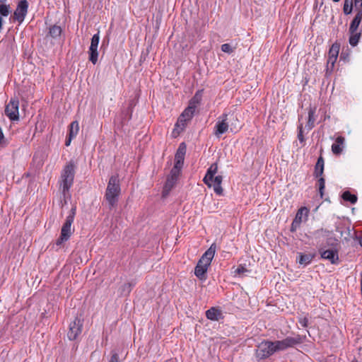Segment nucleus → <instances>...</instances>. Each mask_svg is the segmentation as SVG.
I'll list each match as a JSON object with an SVG mask.
<instances>
[{
    "instance_id": "3",
    "label": "nucleus",
    "mask_w": 362,
    "mask_h": 362,
    "mask_svg": "<svg viewBox=\"0 0 362 362\" xmlns=\"http://www.w3.org/2000/svg\"><path fill=\"white\" fill-rule=\"evenodd\" d=\"M74 178V165L73 163L67 164L63 170L61 175L60 187L64 196H66V192L73 185Z\"/></svg>"
},
{
    "instance_id": "17",
    "label": "nucleus",
    "mask_w": 362,
    "mask_h": 362,
    "mask_svg": "<svg viewBox=\"0 0 362 362\" xmlns=\"http://www.w3.org/2000/svg\"><path fill=\"white\" fill-rule=\"evenodd\" d=\"M362 21V9H359L357 11V13L352 20L349 28V33H354L355 31H358V26Z\"/></svg>"
},
{
    "instance_id": "27",
    "label": "nucleus",
    "mask_w": 362,
    "mask_h": 362,
    "mask_svg": "<svg viewBox=\"0 0 362 362\" xmlns=\"http://www.w3.org/2000/svg\"><path fill=\"white\" fill-rule=\"evenodd\" d=\"M314 255L312 254H299V259L298 262L300 264H303L304 266H306L309 264L313 259L314 258Z\"/></svg>"
},
{
    "instance_id": "33",
    "label": "nucleus",
    "mask_w": 362,
    "mask_h": 362,
    "mask_svg": "<svg viewBox=\"0 0 362 362\" xmlns=\"http://www.w3.org/2000/svg\"><path fill=\"white\" fill-rule=\"evenodd\" d=\"M11 7L9 5L5 4L4 3H1L0 4V16L6 17L11 13Z\"/></svg>"
},
{
    "instance_id": "30",
    "label": "nucleus",
    "mask_w": 362,
    "mask_h": 362,
    "mask_svg": "<svg viewBox=\"0 0 362 362\" xmlns=\"http://www.w3.org/2000/svg\"><path fill=\"white\" fill-rule=\"evenodd\" d=\"M195 109L193 107L188 106L184 112L181 114L182 118H185L186 120L189 121L194 113Z\"/></svg>"
},
{
    "instance_id": "22",
    "label": "nucleus",
    "mask_w": 362,
    "mask_h": 362,
    "mask_svg": "<svg viewBox=\"0 0 362 362\" xmlns=\"http://www.w3.org/2000/svg\"><path fill=\"white\" fill-rule=\"evenodd\" d=\"M309 209L307 207H301L298 209L294 220L297 221L300 223L307 220L308 216Z\"/></svg>"
},
{
    "instance_id": "49",
    "label": "nucleus",
    "mask_w": 362,
    "mask_h": 362,
    "mask_svg": "<svg viewBox=\"0 0 362 362\" xmlns=\"http://www.w3.org/2000/svg\"><path fill=\"white\" fill-rule=\"evenodd\" d=\"M352 362H357V361H352Z\"/></svg>"
},
{
    "instance_id": "47",
    "label": "nucleus",
    "mask_w": 362,
    "mask_h": 362,
    "mask_svg": "<svg viewBox=\"0 0 362 362\" xmlns=\"http://www.w3.org/2000/svg\"><path fill=\"white\" fill-rule=\"evenodd\" d=\"M7 0H0V3H5Z\"/></svg>"
},
{
    "instance_id": "19",
    "label": "nucleus",
    "mask_w": 362,
    "mask_h": 362,
    "mask_svg": "<svg viewBox=\"0 0 362 362\" xmlns=\"http://www.w3.org/2000/svg\"><path fill=\"white\" fill-rule=\"evenodd\" d=\"M344 138L342 136H338L336 139L335 143L332 145V151L334 154H340L344 148Z\"/></svg>"
},
{
    "instance_id": "39",
    "label": "nucleus",
    "mask_w": 362,
    "mask_h": 362,
    "mask_svg": "<svg viewBox=\"0 0 362 362\" xmlns=\"http://www.w3.org/2000/svg\"><path fill=\"white\" fill-rule=\"evenodd\" d=\"M298 139L299 141L303 144L304 142V136L303 134V124H300L298 127Z\"/></svg>"
},
{
    "instance_id": "44",
    "label": "nucleus",
    "mask_w": 362,
    "mask_h": 362,
    "mask_svg": "<svg viewBox=\"0 0 362 362\" xmlns=\"http://www.w3.org/2000/svg\"><path fill=\"white\" fill-rule=\"evenodd\" d=\"M109 362H119L118 354H113Z\"/></svg>"
},
{
    "instance_id": "8",
    "label": "nucleus",
    "mask_w": 362,
    "mask_h": 362,
    "mask_svg": "<svg viewBox=\"0 0 362 362\" xmlns=\"http://www.w3.org/2000/svg\"><path fill=\"white\" fill-rule=\"evenodd\" d=\"M28 3L27 0H21L13 13V18L17 21L19 23H21L28 13Z\"/></svg>"
},
{
    "instance_id": "9",
    "label": "nucleus",
    "mask_w": 362,
    "mask_h": 362,
    "mask_svg": "<svg viewBox=\"0 0 362 362\" xmlns=\"http://www.w3.org/2000/svg\"><path fill=\"white\" fill-rule=\"evenodd\" d=\"M180 174V172L177 171V170L172 169L170 170V175L168 176L166 182L163 187V197L167 196L169 194L170 191L173 188L178 179Z\"/></svg>"
},
{
    "instance_id": "2",
    "label": "nucleus",
    "mask_w": 362,
    "mask_h": 362,
    "mask_svg": "<svg viewBox=\"0 0 362 362\" xmlns=\"http://www.w3.org/2000/svg\"><path fill=\"white\" fill-rule=\"evenodd\" d=\"M74 211L72 210L71 213L66 217L65 223L63 224L61 233L59 238L52 245V248L57 251L64 245V243L66 242L74 233V229L71 228V225L74 220Z\"/></svg>"
},
{
    "instance_id": "25",
    "label": "nucleus",
    "mask_w": 362,
    "mask_h": 362,
    "mask_svg": "<svg viewBox=\"0 0 362 362\" xmlns=\"http://www.w3.org/2000/svg\"><path fill=\"white\" fill-rule=\"evenodd\" d=\"M62 28L59 25H54L49 28V36L53 39H59L62 34Z\"/></svg>"
},
{
    "instance_id": "42",
    "label": "nucleus",
    "mask_w": 362,
    "mask_h": 362,
    "mask_svg": "<svg viewBox=\"0 0 362 362\" xmlns=\"http://www.w3.org/2000/svg\"><path fill=\"white\" fill-rule=\"evenodd\" d=\"M300 223L293 219V221L291 223V230L293 232L296 231L300 227Z\"/></svg>"
},
{
    "instance_id": "34",
    "label": "nucleus",
    "mask_w": 362,
    "mask_h": 362,
    "mask_svg": "<svg viewBox=\"0 0 362 362\" xmlns=\"http://www.w3.org/2000/svg\"><path fill=\"white\" fill-rule=\"evenodd\" d=\"M187 122V120H186L185 117L182 118V116L180 115L175 124V129H177L178 131L183 130L185 127Z\"/></svg>"
},
{
    "instance_id": "13",
    "label": "nucleus",
    "mask_w": 362,
    "mask_h": 362,
    "mask_svg": "<svg viewBox=\"0 0 362 362\" xmlns=\"http://www.w3.org/2000/svg\"><path fill=\"white\" fill-rule=\"evenodd\" d=\"M339 52V45L334 43L332 45L329 50L328 59H327V68L332 69L334 66V64L337 59Z\"/></svg>"
},
{
    "instance_id": "36",
    "label": "nucleus",
    "mask_w": 362,
    "mask_h": 362,
    "mask_svg": "<svg viewBox=\"0 0 362 362\" xmlns=\"http://www.w3.org/2000/svg\"><path fill=\"white\" fill-rule=\"evenodd\" d=\"M133 284L132 283H125L122 286V292L125 294H129L132 290Z\"/></svg>"
},
{
    "instance_id": "11",
    "label": "nucleus",
    "mask_w": 362,
    "mask_h": 362,
    "mask_svg": "<svg viewBox=\"0 0 362 362\" xmlns=\"http://www.w3.org/2000/svg\"><path fill=\"white\" fill-rule=\"evenodd\" d=\"M186 153V146L184 143L180 144L178 149L175 156V165L172 169L177 170V171L180 172L183 163L185 156Z\"/></svg>"
},
{
    "instance_id": "46",
    "label": "nucleus",
    "mask_w": 362,
    "mask_h": 362,
    "mask_svg": "<svg viewBox=\"0 0 362 362\" xmlns=\"http://www.w3.org/2000/svg\"><path fill=\"white\" fill-rule=\"evenodd\" d=\"M359 244L362 247V237L359 240Z\"/></svg>"
},
{
    "instance_id": "18",
    "label": "nucleus",
    "mask_w": 362,
    "mask_h": 362,
    "mask_svg": "<svg viewBox=\"0 0 362 362\" xmlns=\"http://www.w3.org/2000/svg\"><path fill=\"white\" fill-rule=\"evenodd\" d=\"M206 316L210 320L218 321L222 317V312L219 309L213 307L206 310Z\"/></svg>"
},
{
    "instance_id": "26",
    "label": "nucleus",
    "mask_w": 362,
    "mask_h": 362,
    "mask_svg": "<svg viewBox=\"0 0 362 362\" xmlns=\"http://www.w3.org/2000/svg\"><path fill=\"white\" fill-rule=\"evenodd\" d=\"M202 90H200L196 92L193 98L190 100L189 106L196 109L197 105H199L202 100Z\"/></svg>"
},
{
    "instance_id": "20",
    "label": "nucleus",
    "mask_w": 362,
    "mask_h": 362,
    "mask_svg": "<svg viewBox=\"0 0 362 362\" xmlns=\"http://www.w3.org/2000/svg\"><path fill=\"white\" fill-rule=\"evenodd\" d=\"M209 266L201 264L198 262L194 269V274L201 280L205 279V274L207 272Z\"/></svg>"
},
{
    "instance_id": "5",
    "label": "nucleus",
    "mask_w": 362,
    "mask_h": 362,
    "mask_svg": "<svg viewBox=\"0 0 362 362\" xmlns=\"http://www.w3.org/2000/svg\"><path fill=\"white\" fill-rule=\"evenodd\" d=\"M275 353L272 341L264 340L260 342L255 350V356L258 359H265Z\"/></svg>"
},
{
    "instance_id": "7",
    "label": "nucleus",
    "mask_w": 362,
    "mask_h": 362,
    "mask_svg": "<svg viewBox=\"0 0 362 362\" xmlns=\"http://www.w3.org/2000/svg\"><path fill=\"white\" fill-rule=\"evenodd\" d=\"M18 106L19 101L18 99H11L6 105L5 114L11 120H18L19 119Z\"/></svg>"
},
{
    "instance_id": "21",
    "label": "nucleus",
    "mask_w": 362,
    "mask_h": 362,
    "mask_svg": "<svg viewBox=\"0 0 362 362\" xmlns=\"http://www.w3.org/2000/svg\"><path fill=\"white\" fill-rule=\"evenodd\" d=\"M222 180H223L222 176L218 175V176L214 177V179L212 181L211 187H213L214 192L218 195H221L223 193V188L221 187Z\"/></svg>"
},
{
    "instance_id": "45",
    "label": "nucleus",
    "mask_w": 362,
    "mask_h": 362,
    "mask_svg": "<svg viewBox=\"0 0 362 362\" xmlns=\"http://www.w3.org/2000/svg\"><path fill=\"white\" fill-rule=\"evenodd\" d=\"M74 137H70V136H68V138L66 139V141H65V145L66 146H69L71 142V140L74 139Z\"/></svg>"
},
{
    "instance_id": "31",
    "label": "nucleus",
    "mask_w": 362,
    "mask_h": 362,
    "mask_svg": "<svg viewBox=\"0 0 362 362\" xmlns=\"http://www.w3.org/2000/svg\"><path fill=\"white\" fill-rule=\"evenodd\" d=\"M342 198L344 200L349 202L351 204H355L357 202V197L351 194L349 191H346L342 194Z\"/></svg>"
},
{
    "instance_id": "43",
    "label": "nucleus",
    "mask_w": 362,
    "mask_h": 362,
    "mask_svg": "<svg viewBox=\"0 0 362 362\" xmlns=\"http://www.w3.org/2000/svg\"><path fill=\"white\" fill-rule=\"evenodd\" d=\"M353 3H354L355 7L358 11L362 9V0H354Z\"/></svg>"
},
{
    "instance_id": "32",
    "label": "nucleus",
    "mask_w": 362,
    "mask_h": 362,
    "mask_svg": "<svg viewBox=\"0 0 362 362\" xmlns=\"http://www.w3.org/2000/svg\"><path fill=\"white\" fill-rule=\"evenodd\" d=\"M353 0H344L343 11L344 14L349 15L353 11Z\"/></svg>"
},
{
    "instance_id": "12",
    "label": "nucleus",
    "mask_w": 362,
    "mask_h": 362,
    "mask_svg": "<svg viewBox=\"0 0 362 362\" xmlns=\"http://www.w3.org/2000/svg\"><path fill=\"white\" fill-rule=\"evenodd\" d=\"M228 115H222L218 117V121L214 127V134L219 137L221 134L226 133L228 129V124L227 122Z\"/></svg>"
},
{
    "instance_id": "14",
    "label": "nucleus",
    "mask_w": 362,
    "mask_h": 362,
    "mask_svg": "<svg viewBox=\"0 0 362 362\" xmlns=\"http://www.w3.org/2000/svg\"><path fill=\"white\" fill-rule=\"evenodd\" d=\"M216 252V245L215 244H212L210 247L203 254L201 259L199 262L201 264L207 265L209 267L211 264V260L214 257Z\"/></svg>"
},
{
    "instance_id": "1",
    "label": "nucleus",
    "mask_w": 362,
    "mask_h": 362,
    "mask_svg": "<svg viewBox=\"0 0 362 362\" xmlns=\"http://www.w3.org/2000/svg\"><path fill=\"white\" fill-rule=\"evenodd\" d=\"M120 193L119 177L117 174H115L110 177L105 194V199L110 208L114 207L117 204Z\"/></svg>"
},
{
    "instance_id": "28",
    "label": "nucleus",
    "mask_w": 362,
    "mask_h": 362,
    "mask_svg": "<svg viewBox=\"0 0 362 362\" xmlns=\"http://www.w3.org/2000/svg\"><path fill=\"white\" fill-rule=\"evenodd\" d=\"M79 130V124L77 121H74L71 123L69 130V136L70 137H76Z\"/></svg>"
},
{
    "instance_id": "4",
    "label": "nucleus",
    "mask_w": 362,
    "mask_h": 362,
    "mask_svg": "<svg viewBox=\"0 0 362 362\" xmlns=\"http://www.w3.org/2000/svg\"><path fill=\"white\" fill-rule=\"evenodd\" d=\"M303 339L300 336L287 337L283 340L272 341L275 352L286 350L288 348L293 347L295 345L301 344Z\"/></svg>"
},
{
    "instance_id": "6",
    "label": "nucleus",
    "mask_w": 362,
    "mask_h": 362,
    "mask_svg": "<svg viewBox=\"0 0 362 362\" xmlns=\"http://www.w3.org/2000/svg\"><path fill=\"white\" fill-rule=\"evenodd\" d=\"M100 41V35L99 32L96 34L93 35L91 38L90 45L88 50L89 54V60L93 64H95L98 62V47Z\"/></svg>"
},
{
    "instance_id": "10",
    "label": "nucleus",
    "mask_w": 362,
    "mask_h": 362,
    "mask_svg": "<svg viewBox=\"0 0 362 362\" xmlns=\"http://www.w3.org/2000/svg\"><path fill=\"white\" fill-rule=\"evenodd\" d=\"M83 323L78 318H76L69 325V329L67 333V337L70 340H74L81 333Z\"/></svg>"
},
{
    "instance_id": "29",
    "label": "nucleus",
    "mask_w": 362,
    "mask_h": 362,
    "mask_svg": "<svg viewBox=\"0 0 362 362\" xmlns=\"http://www.w3.org/2000/svg\"><path fill=\"white\" fill-rule=\"evenodd\" d=\"M349 34H350V37H349V44L351 46L354 47L358 44L361 34L360 32H358V31H355L354 33H349Z\"/></svg>"
},
{
    "instance_id": "40",
    "label": "nucleus",
    "mask_w": 362,
    "mask_h": 362,
    "mask_svg": "<svg viewBox=\"0 0 362 362\" xmlns=\"http://www.w3.org/2000/svg\"><path fill=\"white\" fill-rule=\"evenodd\" d=\"M299 324L303 327H307L308 325V318L307 317H300L298 319Z\"/></svg>"
},
{
    "instance_id": "16",
    "label": "nucleus",
    "mask_w": 362,
    "mask_h": 362,
    "mask_svg": "<svg viewBox=\"0 0 362 362\" xmlns=\"http://www.w3.org/2000/svg\"><path fill=\"white\" fill-rule=\"evenodd\" d=\"M321 257L329 260L332 264H337L339 259L338 253L333 250H326L320 251Z\"/></svg>"
},
{
    "instance_id": "37",
    "label": "nucleus",
    "mask_w": 362,
    "mask_h": 362,
    "mask_svg": "<svg viewBox=\"0 0 362 362\" xmlns=\"http://www.w3.org/2000/svg\"><path fill=\"white\" fill-rule=\"evenodd\" d=\"M249 271L247 269V268L245 266L240 264L237 267V269L235 271V273L238 275H242L245 273H247Z\"/></svg>"
},
{
    "instance_id": "38",
    "label": "nucleus",
    "mask_w": 362,
    "mask_h": 362,
    "mask_svg": "<svg viewBox=\"0 0 362 362\" xmlns=\"http://www.w3.org/2000/svg\"><path fill=\"white\" fill-rule=\"evenodd\" d=\"M221 50H222V52L228 53V54H231L233 52V49L232 48L230 45H229L228 43L223 44L221 45Z\"/></svg>"
},
{
    "instance_id": "15",
    "label": "nucleus",
    "mask_w": 362,
    "mask_h": 362,
    "mask_svg": "<svg viewBox=\"0 0 362 362\" xmlns=\"http://www.w3.org/2000/svg\"><path fill=\"white\" fill-rule=\"evenodd\" d=\"M218 171V165L217 163H213L208 168L206 175L204 176L203 181L209 187H211L212 181L214 175L216 174Z\"/></svg>"
},
{
    "instance_id": "23",
    "label": "nucleus",
    "mask_w": 362,
    "mask_h": 362,
    "mask_svg": "<svg viewBox=\"0 0 362 362\" xmlns=\"http://www.w3.org/2000/svg\"><path fill=\"white\" fill-rule=\"evenodd\" d=\"M324 172V159L320 156L315 167L314 175L316 177H321Z\"/></svg>"
},
{
    "instance_id": "35",
    "label": "nucleus",
    "mask_w": 362,
    "mask_h": 362,
    "mask_svg": "<svg viewBox=\"0 0 362 362\" xmlns=\"http://www.w3.org/2000/svg\"><path fill=\"white\" fill-rule=\"evenodd\" d=\"M318 186H319V192L320 194L321 198H322L324 194V189L325 187V179L322 177L318 180Z\"/></svg>"
},
{
    "instance_id": "41",
    "label": "nucleus",
    "mask_w": 362,
    "mask_h": 362,
    "mask_svg": "<svg viewBox=\"0 0 362 362\" xmlns=\"http://www.w3.org/2000/svg\"><path fill=\"white\" fill-rule=\"evenodd\" d=\"M8 144V142L6 139L4 138V135L2 131V129L0 127V145L1 146H6Z\"/></svg>"
},
{
    "instance_id": "48",
    "label": "nucleus",
    "mask_w": 362,
    "mask_h": 362,
    "mask_svg": "<svg viewBox=\"0 0 362 362\" xmlns=\"http://www.w3.org/2000/svg\"><path fill=\"white\" fill-rule=\"evenodd\" d=\"M334 2H338L340 0H332Z\"/></svg>"
},
{
    "instance_id": "24",
    "label": "nucleus",
    "mask_w": 362,
    "mask_h": 362,
    "mask_svg": "<svg viewBox=\"0 0 362 362\" xmlns=\"http://www.w3.org/2000/svg\"><path fill=\"white\" fill-rule=\"evenodd\" d=\"M315 108L310 107L308 111V119L307 124L305 125V128L308 129V130H310L313 129L315 126Z\"/></svg>"
}]
</instances>
